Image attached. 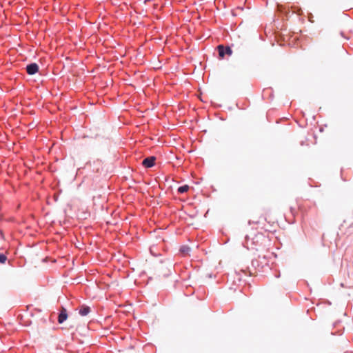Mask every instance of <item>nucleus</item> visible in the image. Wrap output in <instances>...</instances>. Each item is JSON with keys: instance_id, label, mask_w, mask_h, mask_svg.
<instances>
[{"instance_id": "7", "label": "nucleus", "mask_w": 353, "mask_h": 353, "mask_svg": "<svg viewBox=\"0 0 353 353\" xmlns=\"http://www.w3.org/2000/svg\"><path fill=\"white\" fill-rule=\"evenodd\" d=\"M190 187L189 185H182V186H180L179 187L178 190H177V192L179 193V194H183L186 192L188 191Z\"/></svg>"}, {"instance_id": "10", "label": "nucleus", "mask_w": 353, "mask_h": 353, "mask_svg": "<svg viewBox=\"0 0 353 353\" xmlns=\"http://www.w3.org/2000/svg\"><path fill=\"white\" fill-rule=\"evenodd\" d=\"M241 271H242L243 273H245V275H247L246 271L245 270H241Z\"/></svg>"}, {"instance_id": "1", "label": "nucleus", "mask_w": 353, "mask_h": 353, "mask_svg": "<svg viewBox=\"0 0 353 353\" xmlns=\"http://www.w3.org/2000/svg\"><path fill=\"white\" fill-rule=\"evenodd\" d=\"M265 241V236L262 234H257L252 239L246 236L243 245L248 250H257L263 245V241Z\"/></svg>"}, {"instance_id": "6", "label": "nucleus", "mask_w": 353, "mask_h": 353, "mask_svg": "<svg viewBox=\"0 0 353 353\" xmlns=\"http://www.w3.org/2000/svg\"><path fill=\"white\" fill-rule=\"evenodd\" d=\"M91 311V309L89 306L83 305L79 307V314L82 316H87Z\"/></svg>"}, {"instance_id": "2", "label": "nucleus", "mask_w": 353, "mask_h": 353, "mask_svg": "<svg viewBox=\"0 0 353 353\" xmlns=\"http://www.w3.org/2000/svg\"><path fill=\"white\" fill-rule=\"evenodd\" d=\"M219 55L220 57L223 58L225 54L230 56L232 53V49L229 46H223L222 45H219L217 47Z\"/></svg>"}, {"instance_id": "4", "label": "nucleus", "mask_w": 353, "mask_h": 353, "mask_svg": "<svg viewBox=\"0 0 353 353\" xmlns=\"http://www.w3.org/2000/svg\"><path fill=\"white\" fill-rule=\"evenodd\" d=\"M155 160L154 157H149L143 159L142 164L145 168H152L154 165Z\"/></svg>"}, {"instance_id": "3", "label": "nucleus", "mask_w": 353, "mask_h": 353, "mask_svg": "<svg viewBox=\"0 0 353 353\" xmlns=\"http://www.w3.org/2000/svg\"><path fill=\"white\" fill-rule=\"evenodd\" d=\"M38 70L39 65L35 63H30L26 66V72L30 75L36 74Z\"/></svg>"}, {"instance_id": "8", "label": "nucleus", "mask_w": 353, "mask_h": 353, "mask_svg": "<svg viewBox=\"0 0 353 353\" xmlns=\"http://www.w3.org/2000/svg\"><path fill=\"white\" fill-rule=\"evenodd\" d=\"M180 251L182 253L187 254L188 253V252L190 251V248L188 246H182L180 249Z\"/></svg>"}, {"instance_id": "9", "label": "nucleus", "mask_w": 353, "mask_h": 353, "mask_svg": "<svg viewBox=\"0 0 353 353\" xmlns=\"http://www.w3.org/2000/svg\"><path fill=\"white\" fill-rule=\"evenodd\" d=\"M7 260V257L3 254H0V263H5Z\"/></svg>"}, {"instance_id": "5", "label": "nucleus", "mask_w": 353, "mask_h": 353, "mask_svg": "<svg viewBox=\"0 0 353 353\" xmlns=\"http://www.w3.org/2000/svg\"><path fill=\"white\" fill-rule=\"evenodd\" d=\"M68 318L67 310L65 307H61L60 313L58 316L59 323H63Z\"/></svg>"}]
</instances>
